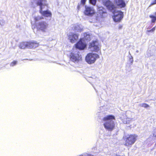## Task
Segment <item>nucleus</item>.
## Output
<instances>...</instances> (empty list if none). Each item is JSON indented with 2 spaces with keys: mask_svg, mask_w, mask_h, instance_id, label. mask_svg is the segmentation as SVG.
<instances>
[{
  "mask_svg": "<svg viewBox=\"0 0 156 156\" xmlns=\"http://www.w3.org/2000/svg\"><path fill=\"white\" fill-rule=\"evenodd\" d=\"M113 120H115V117L112 115H108L103 118L102 120L105 122L103 125L106 129L112 131L115 129V123L112 121Z\"/></svg>",
  "mask_w": 156,
  "mask_h": 156,
  "instance_id": "1",
  "label": "nucleus"
},
{
  "mask_svg": "<svg viewBox=\"0 0 156 156\" xmlns=\"http://www.w3.org/2000/svg\"><path fill=\"white\" fill-rule=\"evenodd\" d=\"M137 135L135 134H130L128 135L127 136H124L123 139L125 141L124 145L128 147H131L135 143L137 140Z\"/></svg>",
  "mask_w": 156,
  "mask_h": 156,
  "instance_id": "2",
  "label": "nucleus"
},
{
  "mask_svg": "<svg viewBox=\"0 0 156 156\" xmlns=\"http://www.w3.org/2000/svg\"><path fill=\"white\" fill-rule=\"evenodd\" d=\"M47 0H39L37 2V5L40 6L39 12L42 15L46 17H51L52 15L51 12L48 10L43 11L42 6H47Z\"/></svg>",
  "mask_w": 156,
  "mask_h": 156,
  "instance_id": "3",
  "label": "nucleus"
},
{
  "mask_svg": "<svg viewBox=\"0 0 156 156\" xmlns=\"http://www.w3.org/2000/svg\"><path fill=\"white\" fill-rule=\"evenodd\" d=\"M112 18L115 22H120L123 17V12L120 11L114 10L113 12Z\"/></svg>",
  "mask_w": 156,
  "mask_h": 156,
  "instance_id": "4",
  "label": "nucleus"
},
{
  "mask_svg": "<svg viewBox=\"0 0 156 156\" xmlns=\"http://www.w3.org/2000/svg\"><path fill=\"white\" fill-rule=\"evenodd\" d=\"M99 55L95 53H88L86 56V61L89 64H91L94 63L97 58H99Z\"/></svg>",
  "mask_w": 156,
  "mask_h": 156,
  "instance_id": "5",
  "label": "nucleus"
},
{
  "mask_svg": "<svg viewBox=\"0 0 156 156\" xmlns=\"http://www.w3.org/2000/svg\"><path fill=\"white\" fill-rule=\"evenodd\" d=\"M88 48L90 49L91 51L98 52L100 51V45L97 40L92 41L89 43Z\"/></svg>",
  "mask_w": 156,
  "mask_h": 156,
  "instance_id": "6",
  "label": "nucleus"
},
{
  "mask_svg": "<svg viewBox=\"0 0 156 156\" xmlns=\"http://www.w3.org/2000/svg\"><path fill=\"white\" fill-rule=\"evenodd\" d=\"M69 58L70 59L74 62H78L82 60L81 56L79 54V52L76 53L71 52Z\"/></svg>",
  "mask_w": 156,
  "mask_h": 156,
  "instance_id": "7",
  "label": "nucleus"
},
{
  "mask_svg": "<svg viewBox=\"0 0 156 156\" xmlns=\"http://www.w3.org/2000/svg\"><path fill=\"white\" fill-rule=\"evenodd\" d=\"M48 27V24L45 21H42L39 22L38 24L37 29L38 30H41L42 31L45 32L46 31Z\"/></svg>",
  "mask_w": 156,
  "mask_h": 156,
  "instance_id": "8",
  "label": "nucleus"
},
{
  "mask_svg": "<svg viewBox=\"0 0 156 156\" xmlns=\"http://www.w3.org/2000/svg\"><path fill=\"white\" fill-rule=\"evenodd\" d=\"M79 35L73 33H71L68 36V39L70 41L73 43L75 42L78 39Z\"/></svg>",
  "mask_w": 156,
  "mask_h": 156,
  "instance_id": "9",
  "label": "nucleus"
},
{
  "mask_svg": "<svg viewBox=\"0 0 156 156\" xmlns=\"http://www.w3.org/2000/svg\"><path fill=\"white\" fill-rule=\"evenodd\" d=\"M83 39H80L79 41L75 44L76 47L80 50H83L86 47V44L82 41Z\"/></svg>",
  "mask_w": 156,
  "mask_h": 156,
  "instance_id": "10",
  "label": "nucleus"
},
{
  "mask_svg": "<svg viewBox=\"0 0 156 156\" xmlns=\"http://www.w3.org/2000/svg\"><path fill=\"white\" fill-rule=\"evenodd\" d=\"M85 15L87 16H91L95 14L94 9L91 7L85 6V9L84 11Z\"/></svg>",
  "mask_w": 156,
  "mask_h": 156,
  "instance_id": "11",
  "label": "nucleus"
},
{
  "mask_svg": "<svg viewBox=\"0 0 156 156\" xmlns=\"http://www.w3.org/2000/svg\"><path fill=\"white\" fill-rule=\"evenodd\" d=\"M98 12L101 18H105L107 16V12L105 9L102 7H100L98 8Z\"/></svg>",
  "mask_w": 156,
  "mask_h": 156,
  "instance_id": "12",
  "label": "nucleus"
},
{
  "mask_svg": "<svg viewBox=\"0 0 156 156\" xmlns=\"http://www.w3.org/2000/svg\"><path fill=\"white\" fill-rule=\"evenodd\" d=\"M39 45V43L36 41H27V48H33L37 47Z\"/></svg>",
  "mask_w": 156,
  "mask_h": 156,
  "instance_id": "13",
  "label": "nucleus"
},
{
  "mask_svg": "<svg viewBox=\"0 0 156 156\" xmlns=\"http://www.w3.org/2000/svg\"><path fill=\"white\" fill-rule=\"evenodd\" d=\"M104 5L110 10H113L115 8L114 4L109 0H107L104 2Z\"/></svg>",
  "mask_w": 156,
  "mask_h": 156,
  "instance_id": "14",
  "label": "nucleus"
},
{
  "mask_svg": "<svg viewBox=\"0 0 156 156\" xmlns=\"http://www.w3.org/2000/svg\"><path fill=\"white\" fill-rule=\"evenodd\" d=\"M115 3L119 7L122 8L124 7L125 4L123 0H115Z\"/></svg>",
  "mask_w": 156,
  "mask_h": 156,
  "instance_id": "15",
  "label": "nucleus"
},
{
  "mask_svg": "<svg viewBox=\"0 0 156 156\" xmlns=\"http://www.w3.org/2000/svg\"><path fill=\"white\" fill-rule=\"evenodd\" d=\"M149 17L151 19V22L152 23H155L156 21V12L154 13L153 14L149 15Z\"/></svg>",
  "mask_w": 156,
  "mask_h": 156,
  "instance_id": "16",
  "label": "nucleus"
},
{
  "mask_svg": "<svg viewBox=\"0 0 156 156\" xmlns=\"http://www.w3.org/2000/svg\"><path fill=\"white\" fill-rule=\"evenodd\" d=\"M27 41L21 42L19 45V48L21 49H24L27 48Z\"/></svg>",
  "mask_w": 156,
  "mask_h": 156,
  "instance_id": "17",
  "label": "nucleus"
},
{
  "mask_svg": "<svg viewBox=\"0 0 156 156\" xmlns=\"http://www.w3.org/2000/svg\"><path fill=\"white\" fill-rule=\"evenodd\" d=\"M131 119L129 118H126L122 119V122L124 124H129L130 122Z\"/></svg>",
  "mask_w": 156,
  "mask_h": 156,
  "instance_id": "18",
  "label": "nucleus"
},
{
  "mask_svg": "<svg viewBox=\"0 0 156 156\" xmlns=\"http://www.w3.org/2000/svg\"><path fill=\"white\" fill-rule=\"evenodd\" d=\"M43 19V18L41 16H38L36 17H35L34 18V20L35 22L39 21L40 20H42Z\"/></svg>",
  "mask_w": 156,
  "mask_h": 156,
  "instance_id": "19",
  "label": "nucleus"
},
{
  "mask_svg": "<svg viewBox=\"0 0 156 156\" xmlns=\"http://www.w3.org/2000/svg\"><path fill=\"white\" fill-rule=\"evenodd\" d=\"M90 3L93 5H95L96 2V0H89Z\"/></svg>",
  "mask_w": 156,
  "mask_h": 156,
  "instance_id": "20",
  "label": "nucleus"
},
{
  "mask_svg": "<svg viewBox=\"0 0 156 156\" xmlns=\"http://www.w3.org/2000/svg\"><path fill=\"white\" fill-rule=\"evenodd\" d=\"M17 63V61H13L12 62H11L10 63V66H15Z\"/></svg>",
  "mask_w": 156,
  "mask_h": 156,
  "instance_id": "21",
  "label": "nucleus"
},
{
  "mask_svg": "<svg viewBox=\"0 0 156 156\" xmlns=\"http://www.w3.org/2000/svg\"><path fill=\"white\" fill-rule=\"evenodd\" d=\"M156 4V0H154L150 4L149 7Z\"/></svg>",
  "mask_w": 156,
  "mask_h": 156,
  "instance_id": "22",
  "label": "nucleus"
},
{
  "mask_svg": "<svg viewBox=\"0 0 156 156\" xmlns=\"http://www.w3.org/2000/svg\"><path fill=\"white\" fill-rule=\"evenodd\" d=\"M142 106L145 108H147L149 107V106L147 104L145 103H144L142 104Z\"/></svg>",
  "mask_w": 156,
  "mask_h": 156,
  "instance_id": "23",
  "label": "nucleus"
},
{
  "mask_svg": "<svg viewBox=\"0 0 156 156\" xmlns=\"http://www.w3.org/2000/svg\"><path fill=\"white\" fill-rule=\"evenodd\" d=\"M156 27V26L153 28L151 30H147V31L149 32H153L155 30Z\"/></svg>",
  "mask_w": 156,
  "mask_h": 156,
  "instance_id": "24",
  "label": "nucleus"
},
{
  "mask_svg": "<svg viewBox=\"0 0 156 156\" xmlns=\"http://www.w3.org/2000/svg\"><path fill=\"white\" fill-rule=\"evenodd\" d=\"M87 0H81V3L83 5H84L86 2Z\"/></svg>",
  "mask_w": 156,
  "mask_h": 156,
  "instance_id": "25",
  "label": "nucleus"
},
{
  "mask_svg": "<svg viewBox=\"0 0 156 156\" xmlns=\"http://www.w3.org/2000/svg\"><path fill=\"white\" fill-rule=\"evenodd\" d=\"M122 27V25H120L119 27V29H121Z\"/></svg>",
  "mask_w": 156,
  "mask_h": 156,
  "instance_id": "26",
  "label": "nucleus"
}]
</instances>
